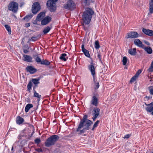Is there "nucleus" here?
Returning <instances> with one entry per match:
<instances>
[{"label": "nucleus", "instance_id": "obj_58", "mask_svg": "<svg viewBox=\"0 0 153 153\" xmlns=\"http://www.w3.org/2000/svg\"><path fill=\"white\" fill-rule=\"evenodd\" d=\"M33 24H37V22H35L34 23H33Z\"/></svg>", "mask_w": 153, "mask_h": 153}, {"label": "nucleus", "instance_id": "obj_34", "mask_svg": "<svg viewBox=\"0 0 153 153\" xmlns=\"http://www.w3.org/2000/svg\"><path fill=\"white\" fill-rule=\"evenodd\" d=\"M82 52L86 56L88 57H90V55L88 51L86 49Z\"/></svg>", "mask_w": 153, "mask_h": 153}, {"label": "nucleus", "instance_id": "obj_43", "mask_svg": "<svg viewBox=\"0 0 153 153\" xmlns=\"http://www.w3.org/2000/svg\"><path fill=\"white\" fill-rule=\"evenodd\" d=\"M34 142L35 143L38 144L41 142V140L39 138H36Z\"/></svg>", "mask_w": 153, "mask_h": 153}, {"label": "nucleus", "instance_id": "obj_5", "mask_svg": "<svg viewBox=\"0 0 153 153\" xmlns=\"http://www.w3.org/2000/svg\"><path fill=\"white\" fill-rule=\"evenodd\" d=\"M18 4L16 2H11L9 4L8 9L12 11L14 13L17 12L18 9Z\"/></svg>", "mask_w": 153, "mask_h": 153}, {"label": "nucleus", "instance_id": "obj_3", "mask_svg": "<svg viewBox=\"0 0 153 153\" xmlns=\"http://www.w3.org/2000/svg\"><path fill=\"white\" fill-rule=\"evenodd\" d=\"M59 137L57 135H53L48 138L45 142V146L48 147L54 145Z\"/></svg>", "mask_w": 153, "mask_h": 153}, {"label": "nucleus", "instance_id": "obj_8", "mask_svg": "<svg viewBox=\"0 0 153 153\" xmlns=\"http://www.w3.org/2000/svg\"><path fill=\"white\" fill-rule=\"evenodd\" d=\"M138 36L139 34L137 32L131 31L127 34L126 38V39L136 38L138 37Z\"/></svg>", "mask_w": 153, "mask_h": 153}, {"label": "nucleus", "instance_id": "obj_36", "mask_svg": "<svg viewBox=\"0 0 153 153\" xmlns=\"http://www.w3.org/2000/svg\"><path fill=\"white\" fill-rule=\"evenodd\" d=\"M95 82H94V83H95V87H94V89L95 90H96L97 89H98V88H99L100 85L99 84L98 82H96V81L95 80Z\"/></svg>", "mask_w": 153, "mask_h": 153}, {"label": "nucleus", "instance_id": "obj_52", "mask_svg": "<svg viewBox=\"0 0 153 153\" xmlns=\"http://www.w3.org/2000/svg\"><path fill=\"white\" fill-rule=\"evenodd\" d=\"M23 52L24 53H27L29 52V51L27 50L24 49L23 50Z\"/></svg>", "mask_w": 153, "mask_h": 153}, {"label": "nucleus", "instance_id": "obj_2", "mask_svg": "<svg viewBox=\"0 0 153 153\" xmlns=\"http://www.w3.org/2000/svg\"><path fill=\"white\" fill-rule=\"evenodd\" d=\"M94 13L92 10L89 8H87L83 12L82 15V20L84 24H89L91 20L92 16Z\"/></svg>", "mask_w": 153, "mask_h": 153}, {"label": "nucleus", "instance_id": "obj_6", "mask_svg": "<svg viewBox=\"0 0 153 153\" xmlns=\"http://www.w3.org/2000/svg\"><path fill=\"white\" fill-rule=\"evenodd\" d=\"M75 4L74 1L70 0L67 2L66 4L64 5V8L66 9L72 10L75 7Z\"/></svg>", "mask_w": 153, "mask_h": 153}, {"label": "nucleus", "instance_id": "obj_25", "mask_svg": "<svg viewBox=\"0 0 153 153\" xmlns=\"http://www.w3.org/2000/svg\"><path fill=\"white\" fill-rule=\"evenodd\" d=\"M33 105L31 104H28L26 105L25 107V112H27L30 109L33 107Z\"/></svg>", "mask_w": 153, "mask_h": 153}, {"label": "nucleus", "instance_id": "obj_48", "mask_svg": "<svg viewBox=\"0 0 153 153\" xmlns=\"http://www.w3.org/2000/svg\"><path fill=\"white\" fill-rule=\"evenodd\" d=\"M35 150L38 152H42V149L40 148L36 149Z\"/></svg>", "mask_w": 153, "mask_h": 153}, {"label": "nucleus", "instance_id": "obj_17", "mask_svg": "<svg viewBox=\"0 0 153 153\" xmlns=\"http://www.w3.org/2000/svg\"><path fill=\"white\" fill-rule=\"evenodd\" d=\"M98 100L97 98L95 96H93L92 100L91 102V104L97 106L98 105Z\"/></svg>", "mask_w": 153, "mask_h": 153}, {"label": "nucleus", "instance_id": "obj_53", "mask_svg": "<svg viewBox=\"0 0 153 153\" xmlns=\"http://www.w3.org/2000/svg\"><path fill=\"white\" fill-rule=\"evenodd\" d=\"M97 117L93 116V117L92 118L93 120L94 121H95Z\"/></svg>", "mask_w": 153, "mask_h": 153}, {"label": "nucleus", "instance_id": "obj_11", "mask_svg": "<svg viewBox=\"0 0 153 153\" xmlns=\"http://www.w3.org/2000/svg\"><path fill=\"white\" fill-rule=\"evenodd\" d=\"M143 32L145 34L149 36H153V30L149 29L143 28L142 29Z\"/></svg>", "mask_w": 153, "mask_h": 153}, {"label": "nucleus", "instance_id": "obj_57", "mask_svg": "<svg viewBox=\"0 0 153 153\" xmlns=\"http://www.w3.org/2000/svg\"><path fill=\"white\" fill-rule=\"evenodd\" d=\"M151 66L153 68V61L151 63Z\"/></svg>", "mask_w": 153, "mask_h": 153}, {"label": "nucleus", "instance_id": "obj_37", "mask_svg": "<svg viewBox=\"0 0 153 153\" xmlns=\"http://www.w3.org/2000/svg\"><path fill=\"white\" fill-rule=\"evenodd\" d=\"M34 93L33 96L36 97H37L40 99L41 97V95H39L38 93L36 92V91H35Z\"/></svg>", "mask_w": 153, "mask_h": 153}, {"label": "nucleus", "instance_id": "obj_22", "mask_svg": "<svg viewBox=\"0 0 153 153\" xmlns=\"http://www.w3.org/2000/svg\"><path fill=\"white\" fill-rule=\"evenodd\" d=\"M39 79H32L31 81L36 86H38V85L40 83Z\"/></svg>", "mask_w": 153, "mask_h": 153}, {"label": "nucleus", "instance_id": "obj_38", "mask_svg": "<svg viewBox=\"0 0 153 153\" xmlns=\"http://www.w3.org/2000/svg\"><path fill=\"white\" fill-rule=\"evenodd\" d=\"M148 89L151 94L153 95V85L149 87Z\"/></svg>", "mask_w": 153, "mask_h": 153}, {"label": "nucleus", "instance_id": "obj_10", "mask_svg": "<svg viewBox=\"0 0 153 153\" xmlns=\"http://www.w3.org/2000/svg\"><path fill=\"white\" fill-rule=\"evenodd\" d=\"M88 68L89 69V70L90 71L91 73V74L93 76L94 81L95 82V68H94V66L93 65H90L89 66H88Z\"/></svg>", "mask_w": 153, "mask_h": 153}, {"label": "nucleus", "instance_id": "obj_59", "mask_svg": "<svg viewBox=\"0 0 153 153\" xmlns=\"http://www.w3.org/2000/svg\"><path fill=\"white\" fill-rule=\"evenodd\" d=\"M152 115H153V111L152 112Z\"/></svg>", "mask_w": 153, "mask_h": 153}, {"label": "nucleus", "instance_id": "obj_14", "mask_svg": "<svg viewBox=\"0 0 153 153\" xmlns=\"http://www.w3.org/2000/svg\"><path fill=\"white\" fill-rule=\"evenodd\" d=\"M100 111V109L98 108H94L92 111V115L93 116L98 117L99 115Z\"/></svg>", "mask_w": 153, "mask_h": 153}, {"label": "nucleus", "instance_id": "obj_18", "mask_svg": "<svg viewBox=\"0 0 153 153\" xmlns=\"http://www.w3.org/2000/svg\"><path fill=\"white\" fill-rule=\"evenodd\" d=\"M145 104L149 106L147 107L146 109V110L148 112H151L153 110V102H151V103L146 104L145 103Z\"/></svg>", "mask_w": 153, "mask_h": 153}, {"label": "nucleus", "instance_id": "obj_31", "mask_svg": "<svg viewBox=\"0 0 153 153\" xmlns=\"http://www.w3.org/2000/svg\"><path fill=\"white\" fill-rule=\"evenodd\" d=\"M32 82H31V81H30L29 82V83L27 85V91H28L29 92L30 91V89L32 87Z\"/></svg>", "mask_w": 153, "mask_h": 153}, {"label": "nucleus", "instance_id": "obj_56", "mask_svg": "<svg viewBox=\"0 0 153 153\" xmlns=\"http://www.w3.org/2000/svg\"><path fill=\"white\" fill-rule=\"evenodd\" d=\"M13 146L12 147V148L11 149V151H12V152H11L12 153H13Z\"/></svg>", "mask_w": 153, "mask_h": 153}, {"label": "nucleus", "instance_id": "obj_23", "mask_svg": "<svg viewBox=\"0 0 153 153\" xmlns=\"http://www.w3.org/2000/svg\"><path fill=\"white\" fill-rule=\"evenodd\" d=\"M128 52L131 55H135L136 54V49L135 48H134L133 49H129L128 51Z\"/></svg>", "mask_w": 153, "mask_h": 153}, {"label": "nucleus", "instance_id": "obj_50", "mask_svg": "<svg viewBox=\"0 0 153 153\" xmlns=\"http://www.w3.org/2000/svg\"><path fill=\"white\" fill-rule=\"evenodd\" d=\"M143 42L145 44H146L147 45H150V43L149 42H148L146 40H144Z\"/></svg>", "mask_w": 153, "mask_h": 153}, {"label": "nucleus", "instance_id": "obj_33", "mask_svg": "<svg viewBox=\"0 0 153 153\" xmlns=\"http://www.w3.org/2000/svg\"><path fill=\"white\" fill-rule=\"evenodd\" d=\"M4 27L7 30L9 34H10L11 33V28L10 26L7 25H5Z\"/></svg>", "mask_w": 153, "mask_h": 153}, {"label": "nucleus", "instance_id": "obj_21", "mask_svg": "<svg viewBox=\"0 0 153 153\" xmlns=\"http://www.w3.org/2000/svg\"><path fill=\"white\" fill-rule=\"evenodd\" d=\"M60 59L65 61L67 60V59L68 58L67 54L66 53H62L61 55V56L59 57Z\"/></svg>", "mask_w": 153, "mask_h": 153}, {"label": "nucleus", "instance_id": "obj_46", "mask_svg": "<svg viewBox=\"0 0 153 153\" xmlns=\"http://www.w3.org/2000/svg\"><path fill=\"white\" fill-rule=\"evenodd\" d=\"M148 71L149 72H153V68L151 66V67L148 69Z\"/></svg>", "mask_w": 153, "mask_h": 153}, {"label": "nucleus", "instance_id": "obj_47", "mask_svg": "<svg viewBox=\"0 0 153 153\" xmlns=\"http://www.w3.org/2000/svg\"><path fill=\"white\" fill-rule=\"evenodd\" d=\"M130 136H131V134H127L125 136L123 137V138L124 139H125V138L128 139L130 137Z\"/></svg>", "mask_w": 153, "mask_h": 153}, {"label": "nucleus", "instance_id": "obj_30", "mask_svg": "<svg viewBox=\"0 0 153 153\" xmlns=\"http://www.w3.org/2000/svg\"><path fill=\"white\" fill-rule=\"evenodd\" d=\"M41 64L48 65L50 64V62L47 60H42Z\"/></svg>", "mask_w": 153, "mask_h": 153}, {"label": "nucleus", "instance_id": "obj_35", "mask_svg": "<svg viewBox=\"0 0 153 153\" xmlns=\"http://www.w3.org/2000/svg\"><path fill=\"white\" fill-rule=\"evenodd\" d=\"M100 122L99 120H97L94 124L93 127L92 129V130H94V129L97 127L98 126V124Z\"/></svg>", "mask_w": 153, "mask_h": 153}, {"label": "nucleus", "instance_id": "obj_42", "mask_svg": "<svg viewBox=\"0 0 153 153\" xmlns=\"http://www.w3.org/2000/svg\"><path fill=\"white\" fill-rule=\"evenodd\" d=\"M37 40V37L36 36H33L32 37L31 39H30V40L34 42L36 41Z\"/></svg>", "mask_w": 153, "mask_h": 153}, {"label": "nucleus", "instance_id": "obj_13", "mask_svg": "<svg viewBox=\"0 0 153 153\" xmlns=\"http://www.w3.org/2000/svg\"><path fill=\"white\" fill-rule=\"evenodd\" d=\"M149 5V12L148 14L149 16H150L151 14L153 13V0H150Z\"/></svg>", "mask_w": 153, "mask_h": 153}, {"label": "nucleus", "instance_id": "obj_9", "mask_svg": "<svg viewBox=\"0 0 153 153\" xmlns=\"http://www.w3.org/2000/svg\"><path fill=\"white\" fill-rule=\"evenodd\" d=\"M51 18L49 16L45 17L41 21V24L43 25L48 24L51 20Z\"/></svg>", "mask_w": 153, "mask_h": 153}, {"label": "nucleus", "instance_id": "obj_60", "mask_svg": "<svg viewBox=\"0 0 153 153\" xmlns=\"http://www.w3.org/2000/svg\"><path fill=\"white\" fill-rule=\"evenodd\" d=\"M152 153H153V152H152Z\"/></svg>", "mask_w": 153, "mask_h": 153}, {"label": "nucleus", "instance_id": "obj_40", "mask_svg": "<svg viewBox=\"0 0 153 153\" xmlns=\"http://www.w3.org/2000/svg\"><path fill=\"white\" fill-rule=\"evenodd\" d=\"M24 131H23L20 133V134L19 135L18 137V139L20 140L22 137H24Z\"/></svg>", "mask_w": 153, "mask_h": 153}, {"label": "nucleus", "instance_id": "obj_44", "mask_svg": "<svg viewBox=\"0 0 153 153\" xmlns=\"http://www.w3.org/2000/svg\"><path fill=\"white\" fill-rule=\"evenodd\" d=\"M97 57H98V59H99V60H100V62L101 63H102V62L101 59V54L100 53H98V55H97Z\"/></svg>", "mask_w": 153, "mask_h": 153}, {"label": "nucleus", "instance_id": "obj_39", "mask_svg": "<svg viewBox=\"0 0 153 153\" xmlns=\"http://www.w3.org/2000/svg\"><path fill=\"white\" fill-rule=\"evenodd\" d=\"M127 58L125 56L123 57V65H126L127 62Z\"/></svg>", "mask_w": 153, "mask_h": 153}, {"label": "nucleus", "instance_id": "obj_24", "mask_svg": "<svg viewBox=\"0 0 153 153\" xmlns=\"http://www.w3.org/2000/svg\"><path fill=\"white\" fill-rule=\"evenodd\" d=\"M143 48L144 49L145 51L149 54H151L152 53V48L150 47H146L144 46V48Z\"/></svg>", "mask_w": 153, "mask_h": 153}, {"label": "nucleus", "instance_id": "obj_20", "mask_svg": "<svg viewBox=\"0 0 153 153\" xmlns=\"http://www.w3.org/2000/svg\"><path fill=\"white\" fill-rule=\"evenodd\" d=\"M24 119L19 116H18L16 119V122L17 124H21L24 122Z\"/></svg>", "mask_w": 153, "mask_h": 153}, {"label": "nucleus", "instance_id": "obj_26", "mask_svg": "<svg viewBox=\"0 0 153 153\" xmlns=\"http://www.w3.org/2000/svg\"><path fill=\"white\" fill-rule=\"evenodd\" d=\"M35 61L38 63H41V60L39 57L37 55H34L33 56Z\"/></svg>", "mask_w": 153, "mask_h": 153}, {"label": "nucleus", "instance_id": "obj_15", "mask_svg": "<svg viewBox=\"0 0 153 153\" xmlns=\"http://www.w3.org/2000/svg\"><path fill=\"white\" fill-rule=\"evenodd\" d=\"M27 71L29 72L31 74H33L36 72V70L31 66H28L26 68Z\"/></svg>", "mask_w": 153, "mask_h": 153}, {"label": "nucleus", "instance_id": "obj_28", "mask_svg": "<svg viewBox=\"0 0 153 153\" xmlns=\"http://www.w3.org/2000/svg\"><path fill=\"white\" fill-rule=\"evenodd\" d=\"M51 28L49 26H47L43 30V32L44 34H45L48 33L51 30Z\"/></svg>", "mask_w": 153, "mask_h": 153}, {"label": "nucleus", "instance_id": "obj_4", "mask_svg": "<svg viewBox=\"0 0 153 153\" xmlns=\"http://www.w3.org/2000/svg\"><path fill=\"white\" fill-rule=\"evenodd\" d=\"M58 0H48L47 5L49 9L51 12H54L56 10V4L55 3Z\"/></svg>", "mask_w": 153, "mask_h": 153}, {"label": "nucleus", "instance_id": "obj_41", "mask_svg": "<svg viewBox=\"0 0 153 153\" xmlns=\"http://www.w3.org/2000/svg\"><path fill=\"white\" fill-rule=\"evenodd\" d=\"M137 77L135 75L131 79L130 81V82H134L136 79Z\"/></svg>", "mask_w": 153, "mask_h": 153}, {"label": "nucleus", "instance_id": "obj_27", "mask_svg": "<svg viewBox=\"0 0 153 153\" xmlns=\"http://www.w3.org/2000/svg\"><path fill=\"white\" fill-rule=\"evenodd\" d=\"M33 16L31 14L25 16L23 18V19L25 20L26 22H28L32 17Z\"/></svg>", "mask_w": 153, "mask_h": 153}, {"label": "nucleus", "instance_id": "obj_16", "mask_svg": "<svg viewBox=\"0 0 153 153\" xmlns=\"http://www.w3.org/2000/svg\"><path fill=\"white\" fill-rule=\"evenodd\" d=\"M24 57L23 60L25 61L29 62H32V58L31 56L29 55L24 54L23 55Z\"/></svg>", "mask_w": 153, "mask_h": 153}, {"label": "nucleus", "instance_id": "obj_12", "mask_svg": "<svg viewBox=\"0 0 153 153\" xmlns=\"http://www.w3.org/2000/svg\"><path fill=\"white\" fill-rule=\"evenodd\" d=\"M134 43L135 45L138 47L142 48H144V45L143 44L141 41L138 39H136L134 40Z\"/></svg>", "mask_w": 153, "mask_h": 153}, {"label": "nucleus", "instance_id": "obj_1", "mask_svg": "<svg viewBox=\"0 0 153 153\" xmlns=\"http://www.w3.org/2000/svg\"><path fill=\"white\" fill-rule=\"evenodd\" d=\"M87 118L88 116L85 115L81 119L78 127L76 130L77 132H79V134L84 133L85 130H89L90 128V126L93 124V122Z\"/></svg>", "mask_w": 153, "mask_h": 153}, {"label": "nucleus", "instance_id": "obj_54", "mask_svg": "<svg viewBox=\"0 0 153 153\" xmlns=\"http://www.w3.org/2000/svg\"><path fill=\"white\" fill-rule=\"evenodd\" d=\"M36 87H37V86H36V85H35V86H34L33 87V91H34V92H35V91H36L35 90V88H36Z\"/></svg>", "mask_w": 153, "mask_h": 153}, {"label": "nucleus", "instance_id": "obj_29", "mask_svg": "<svg viewBox=\"0 0 153 153\" xmlns=\"http://www.w3.org/2000/svg\"><path fill=\"white\" fill-rule=\"evenodd\" d=\"M94 47L96 49H99L100 46L99 44V42L98 40H96L94 42Z\"/></svg>", "mask_w": 153, "mask_h": 153}, {"label": "nucleus", "instance_id": "obj_49", "mask_svg": "<svg viewBox=\"0 0 153 153\" xmlns=\"http://www.w3.org/2000/svg\"><path fill=\"white\" fill-rule=\"evenodd\" d=\"M81 48L82 49V51H85V50H86L84 48V45H82L81 46Z\"/></svg>", "mask_w": 153, "mask_h": 153}, {"label": "nucleus", "instance_id": "obj_19", "mask_svg": "<svg viewBox=\"0 0 153 153\" xmlns=\"http://www.w3.org/2000/svg\"><path fill=\"white\" fill-rule=\"evenodd\" d=\"M45 13L43 12H40L37 16L36 20L38 21H40L45 16Z\"/></svg>", "mask_w": 153, "mask_h": 153}, {"label": "nucleus", "instance_id": "obj_32", "mask_svg": "<svg viewBox=\"0 0 153 153\" xmlns=\"http://www.w3.org/2000/svg\"><path fill=\"white\" fill-rule=\"evenodd\" d=\"M83 5L86 6L88 5L90 3L89 0H82Z\"/></svg>", "mask_w": 153, "mask_h": 153}, {"label": "nucleus", "instance_id": "obj_45", "mask_svg": "<svg viewBox=\"0 0 153 153\" xmlns=\"http://www.w3.org/2000/svg\"><path fill=\"white\" fill-rule=\"evenodd\" d=\"M142 71L140 70H139L136 73V74H135L136 76L137 77H138L139 75L141 73Z\"/></svg>", "mask_w": 153, "mask_h": 153}, {"label": "nucleus", "instance_id": "obj_51", "mask_svg": "<svg viewBox=\"0 0 153 153\" xmlns=\"http://www.w3.org/2000/svg\"><path fill=\"white\" fill-rule=\"evenodd\" d=\"M30 26V24L29 23H27L25 24V26L27 27H29Z\"/></svg>", "mask_w": 153, "mask_h": 153}, {"label": "nucleus", "instance_id": "obj_55", "mask_svg": "<svg viewBox=\"0 0 153 153\" xmlns=\"http://www.w3.org/2000/svg\"><path fill=\"white\" fill-rule=\"evenodd\" d=\"M24 4V2H23L21 3L20 5V7H22L23 5Z\"/></svg>", "mask_w": 153, "mask_h": 153}, {"label": "nucleus", "instance_id": "obj_7", "mask_svg": "<svg viewBox=\"0 0 153 153\" xmlns=\"http://www.w3.org/2000/svg\"><path fill=\"white\" fill-rule=\"evenodd\" d=\"M40 10V7L39 3L37 2L34 3L32 7V12L34 14H36Z\"/></svg>", "mask_w": 153, "mask_h": 153}]
</instances>
